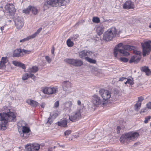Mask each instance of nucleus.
Wrapping results in <instances>:
<instances>
[{"label": "nucleus", "mask_w": 151, "mask_h": 151, "mask_svg": "<svg viewBox=\"0 0 151 151\" xmlns=\"http://www.w3.org/2000/svg\"><path fill=\"white\" fill-rule=\"evenodd\" d=\"M131 49V46L128 45H123L122 43L118 44L115 47L114 50V55L115 57H117V56H127L129 55V53L126 51Z\"/></svg>", "instance_id": "nucleus-1"}, {"label": "nucleus", "mask_w": 151, "mask_h": 151, "mask_svg": "<svg viewBox=\"0 0 151 151\" xmlns=\"http://www.w3.org/2000/svg\"><path fill=\"white\" fill-rule=\"evenodd\" d=\"M139 136L138 132H129L122 135L120 140L121 142H128L131 141H134L137 139Z\"/></svg>", "instance_id": "nucleus-2"}, {"label": "nucleus", "mask_w": 151, "mask_h": 151, "mask_svg": "<svg viewBox=\"0 0 151 151\" xmlns=\"http://www.w3.org/2000/svg\"><path fill=\"white\" fill-rule=\"evenodd\" d=\"M69 2V0H47L45 3L43 7L47 9L50 6L54 7H60L65 5Z\"/></svg>", "instance_id": "nucleus-3"}, {"label": "nucleus", "mask_w": 151, "mask_h": 151, "mask_svg": "<svg viewBox=\"0 0 151 151\" xmlns=\"http://www.w3.org/2000/svg\"><path fill=\"white\" fill-rule=\"evenodd\" d=\"M18 131L21 137H27L28 135L30 134V129L29 128L26 126L24 121H19L17 123Z\"/></svg>", "instance_id": "nucleus-4"}, {"label": "nucleus", "mask_w": 151, "mask_h": 151, "mask_svg": "<svg viewBox=\"0 0 151 151\" xmlns=\"http://www.w3.org/2000/svg\"><path fill=\"white\" fill-rule=\"evenodd\" d=\"M116 32L115 27H112L108 29L103 34V40L106 41L112 40L113 38L116 36Z\"/></svg>", "instance_id": "nucleus-5"}, {"label": "nucleus", "mask_w": 151, "mask_h": 151, "mask_svg": "<svg viewBox=\"0 0 151 151\" xmlns=\"http://www.w3.org/2000/svg\"><path fill=\"white\" fill-rule=\"evenodd\" d=\"M8 116L6 113H0V121L1 124H0V130H4L6 129V125L8 123Z\"/></svg>", "instance_id": "nucleus-6"}, {"label": "nucleus", "mask_w": 151, "mask_h": 151, "mask_svg": "<svg viewBox=\"0 0 151 151\" xmlns=\"http://www.w3.org/2000/svg\"><path fill=\"white\" fill-rule=\"evenodd\" d=\"M64 61L69 64L77 67L80 66L83 64L81 60L73 58H66L64 60Z\"/></svg>", "instance_id": "nucleus-7"}, {"label": "nucleus", "mask_w": 151, "mask_h": 151, "mask_svg": "<svg viewBox=\"0 0 151 151\" xmlns=\"http://www.w3.org/2000/svg\"><path fill=\"white\" fill-rule=\"evenodd\" d=\"M42 91L45 93L47 94L52 95L57 93L58 92V88L57 87H43Z\"/></svg>", "instance_id": "nucleus-8"}, {"label": "nucleus", "mask_w": 151, "mask_h": 151, "mask_svg": "<svg viewBox=\"0 0 151 151\" xmlns=\"http://www.w3.org/2000/svg\"><path fill=\"white\" fill-rule=\"evenodd\" d=\"M150 43H151V40H149L145 42L144 44L142 43L141 45L143 50V55L145 56L146 55H148L150 51L151 46Z\"/></svg>", "instance_id": "nucleus-9"}, {"label": "nucleus", "mask_w": 151, "mask_h": 151, "mask_svg": "<svg viewBox=\"0 0 151 151\" xmlns=\"http://www.w3.org/2000/svg\"><path fill=\"white\" fill-rule=\"evenodd\" d=\"M99 92L103 100H104V102L105 101L108 100L111 97V93L107 90L101 89L99 91Z\"/></svg>", "instance_id": "nucleus-10"}, {"label": "nucleus", "mask_w": 151, "mask_h": 151, "mask_svg": "<svg viewBox=\"0 0 151 151\" xmlns=\"http://www.w3.org/2000/svg\"><path fill=\"white\" fill-rule=\"evenodd\" d=\"M92 101L94 105L97 106L104 105L105 103L104 101H102L100 97L96 95H94L92 96Z\"/></svg>", "instance_id": "nucleus-11"}, {"label": "nucleus", "mask_w": 151, "mask_h": 151, "mask_svg": "<svg viewBox=\"0 0 151 151\" xmlns=\"http://www.w3.org/2000/svg\"><path fill=\"white\" fill-rule=\"evenodd\" d=\"M15 26L18 30L20 29L24 24V19L21 17H18L14 19Z\"/></svg>", "instance_id": "nucleus-12"}, {"label": "nucleus", "mask_w": 151, "mask_h": 151, "mask_svg": "<svg viewBox=\"0 0 151 151\" xmlns=\"http://www.w3.org/2000/svg\"><path fill=\"white\" fill-rule=\"evenodd\" d=\"M25 148L28 151H38L40 146L39 144L36 143L32 144H27L25 145Z\"/></svg>", "instance_id": "nucleus-13"}, {"label": "nucleus", "mask_w": 151, "mask_h": 151, "mask_svg": "<svg viewBox=\"0 0 151 151\" xmlns=\"http://www.w3.org/2000/svg\"><path fill=\"white\" fill-rule=\"evenodd\" d=\"M81 117V111L77 110L69 116V119L71 121L75 122L78 120Z\"/></svg>", "instance_id": "nucleus-14"}, {"label": "nucleus", "mask_w": 151, "mask_h": 151, "mask_svg": "<svg viewBox=\"0 0 151 151\" xmlns=\"http://www.w3.org/2000/svg\"><path fill=\"white\" fill-rule=\"evenodd\" d=\"M5 8L11 15L13 14L16 11L13 5L12 4H7L5 6Z\"/></svg>", "instance_id": "nucleus-15"}, {"label": "nucleus", "mask_w": 151, "mask_h": 151, "mask_svg": "<svg viewBox=\"0 0 151 151\" xmlns=\"http://www.w3.org/2000/svg\"><path fill=\"white\" fill-rule=\"evenodd\" d=\"M92 54L93 53L92 52L84 50L80 52L79 56L81 58H85L86 59L88 57L91 56Z\"/></svg>", "instance_id": "nucleus-16"}, {"label": "nucleus", "mask_w": 151, "mask_h": 151, "mask_svg": "<svg viewBox=\"0 0 151 151\" xmlns=\"http://www.w3.org/2000/svg\"><path fill=\"white\" fill-rule=\"evenodd\" d=\"M123 7L124 9H133L134 7L133 3L131 1H127L123 4Z\"/></svg>", "instance_id": "nucleus-17"}, {"label": "nucleus", "mask_w": 151, "mask_h": 151, "mask_svg": "<svg viewBox=\"0 0 151 151\" xmlns=\"http://www.w3.org/2000/svg\"><path fill=\"white\" fill-rule=\"evenodd\" d=\"M8 116V122L15 121L16 120V113L14 112L10 111L6 113Z\"/></svg>", "instance_id": "nucleus-18"}, {"label": "nucleus", "mask_w": 151, "mask_h": 151, "mask_svg": "<svg viewBox=\"0 0 151 151\" xmlns=\"http://www.w3.org/2000/svg\"><path fill=\"white\" fill-rule=\"evenodd\" d=\"M26 102L33 107H36L39 105V104L37 102L31 99H27Z\"/></svg>", "instance_id": "nucleus-19"}, {"label": "nucleus", "mask_w": 151, "mask_h": 151, "mask_svg": "<svg viewBox=\"0 0 151 151\" xmlns=\"http://www.w3.org/2000/svg\"><path fill=\"white\" fill-rule=\"evenodd\" d=\"M24 55L22 53V49H19L14 50L13 55L15 57H22Z\"/></svg>", "instance_id": "nucleus-20"}, {"label": "nucleus", "mask_w": 151, "mask_h": 151, "mask_svg": "<svg viewBox=\"0 0 151 151\" xmlns=\"http://www.w3.org/2000/svg\"><path fill=\"white\" fill-rule=\"evenodd\" d=\"M141 58V56H137L134 55L132 56L130 59L129 62L132 63L134 62V63H137L139 62Z\"/></svg>", "instance_id": "nucleus-21"}, {"label": "nucleus", "mask_w": 151, "mask_h": 151, "mask_svg": "<svg viewBox=\"0 0 151 151\" xmlns=\"http://www.w3.org/2000/svg\"><path fill=\"white\" fill-rule=\"evenodd\" d=\"M29 74L27 73H25L22 75V79L23 80H25L28 79L29 78H31L32 79H35L36 77L32 73Z\"/></svg>", "instance_id": "nucleus-22"}, {"label": "nucleus", "mask_w": 151, "mask_h": 151, "mask_svg": "<svg viewBox=\"0 0 151 151\" xmlns=\"http://www.w3.org/2000/svg\"><path fill=\"white\" fill-rule=\"evenodd\" d=\"M104 27L103 25L101 24L98 26L96 29V32L99 35H101L104 31Z\"/></svg>", "instance_id": "nucleus-23"}, {"label": "nucleus", "mask_w": 151, "mask_h": 151, "mask_svg": "<svg viewBox=\"0 0 151 151\" xmlns=\"http://www.w3.org/2000/svg\"><path fill=\"white\" fill-rule=\"evenodd\" d=\"M70 83L67 81H65L63 83V90L67 91L68 90L69 88L70 87Z\"/></svg>", "instance_id": "nucleus-24"}, {"label": "nucleus", "mask_w": 151, "mask_h": 151, "mask_svg": "<svg viewBox=\"0 0 151 151\" xmlns=\"http://www.w3.org/2000/svg\"><path fill=\"white\" fill-rule=\"evenodd\" d=\"M67 119H61L60 122H58V126L65 127L67 126Z\"/></svg>", "instance_id": "nucleus-25"}, {"label": "nucleus", "mask_w": 151, "mask_h": 151, "mask_svg": "<svg viewBox=\"0 0 151 151\" xmlns=\"http://www.w3.org/2000/svg\"><path fill=\"white\" fill-rule=\"evenodd\" d=\"M12 64L16 66H19L22 67L23 69H25V67L24 64L21 62L16 60L12 62Z\"/></svg>", "instance_id": "nucleus-26"}, {"label": "nucleus", "mask_w": 151, "mask_h": 151, "mask_svg": "<svg viewBox=\"0 0 151 151\" xmlns=\"http://www.w3.org/2000/svg\"><path fill=\"white\" fill-rule=\"evenodd\" d=\"M38 70V68L36 66H33L32 68H29L28 70V72L29 73H35Z\"/></svg>", "instance_id": "nucleus-27"}, {"label": "nucleus", "mask_w": 151, "mask_h": 151, "mask_svg": "<svg viewBox=\"0 0 151 151\" xmlns=\"http://www.w3.org/2000/svg\"><path fill=\"white\" fill-rule=\"evenodd\" d=\"M142 70L145 72L147 75L149 76L150 74V70L147 67L144 66L142 67Z\"/></svg>", "instance_id": "nucleus-28"}, {"label": "nucleus", "mask_w": 151, "mask_h": 151, "mask_svg": "<svg viewBox=\"0 0 151 151\" xmlns=\"http://www.w3.org/2000/svg\"><path fill=\"white\" fill-rule=\"evenodd\" d=\"M77 104L78 106L77 107V110L81 111L83 109L84 107V105L81 104V101L79 100L77 101Z\"/></svg>", "instance_id": "nucleus-29"}, {"label": "nucleus", "mask_w": 151, "mask_h": 151, "mask_svg": "<svg viewBox=\"0 0 151 151\" xmlns=\"http://www.w3.org/2000/svg\"><path fill=\"white\" fill-rule=\"evenodd\" d=\"M58 114L57 113H54L51 116V118L49 117L48 118V121L47 122V123H49L50 124H51L50 122V118L52 119H55L58 116Z\"/></svg>", "instance_id": "nucleus-30"}, {"label": "nucleus", "mask_w": 151, "mask_h": 151, "mask_svg": "<svg viewBox=\"0 0 151 151\" xmlns=\"http://www.w3.org/2000/svg\"><path fill=\"white\" fill-rule=\"evenodd\" d=\"M32 39H33L32 38L31 35H30L22 39L21 40H20V42L23 43Z\"/></svg>", "instance_id": "nucleus-31"}, {"label": "nucleus", "mask_w": 151, "mask_h": 151, "mask_svg": "<svg viewBox=\"0 0 151 151\" xmlns=\"http://www.w3.org/2000/svg\"><path fill=\"white\" fill-rule=\"evenodd\" d=\"M64 146H60L58 143L57 145H56V146H55L52 147H50L48 149L47 151H53V150L56 147H58L60 148L61 147L63 148Z\"/></svg>", "instance_id": "nucleus-32"}, {"label": "nucleus", "mask_w": 151, "mask_h": 151, "mask_svg": "<svg viewBox=\"0 0 151 151\" xmlns=\"http://www.w3.org/2000/svg\"><path fill=\"white\" fill-rule=\"evenodd\" d=\"M141 106V103L139 102H137L134 106L135 110L137 111L140 109Z\"/></svg>", "instance_id": "nucleus-33"}, {"label": "nucleus", "mask_w": 151, "mask_h": 151, "mask_svg": "<svg viewBox=\"0 0 151 151\" xmlns=\"http://www.w3.org/2000/svg\"><path fill=\"white\" fill-rule=\"evenodd\" d=\"M42 28H40L37 31L34 33L33 34L31 35L32 38L35 37L41 31Z\"/></svg>", "instance_id": "nucleus-34"}, {"label": "nucleus", "mask_w": 151, "mask_h": 151, "mask_svg": "<svg viewBox=\"0 0 151 151\" xmlns=\"http://www.w3.org/2000/svg\"><path fill=\"white\" fill-rule=\"evenodd\" d=\"M31 6H29L27 8L24 9L23 10V12L26 14H29L31 11Z\"/></svg>", "instance_id": "nucleus-35"}, {"label": "nucleus", "mask_w": 151, "mask_h": 151, "mask_svg": "<svg viewBox=\"0 0 151 151\" xmlns=\"http://www.w3.org/2000/svg\"><path fill=\"white\" fill-rule=\"evenodd\" d=\"M67 45L69 47H72L73 45V43L70 39H68L66 41Z\"/></svg>", "instance_id": "nucleus-36"}, {"label": "nucleus", "mask_w": 151, "mask_h": 151, "mask_svg": "<svg viewBox=\"0 0 151 151\" xmlns=\"http://www.w3.org/2000/svg\"><path fill=\"white\" fill-rule=\"evenodd\" d=\"M31 11L32 12V13L34 15H36L37 13V10L36 8L31 6Z\"/></svg>", "instance_id": "nucleus-37"}, {"label": "nucleus", "mask_w": 151, "mask_h": 151, "mask_svg": "<svg viewBox=\"0 0 151 151\" xmlns=\"http://www.w3.org/2000/svg\"><path fill=\"white\" fill-rule=\"evenodd\" d=\"M92 21L94 23H98L100 22L99 19L96 17H94L93 18Z\"/></svg>", "instance_id": "nucleus-38"}, {"label": "nucleus", "mask_w": 151, "mask_h": 151, "mask_svg": "<svg viewBox=\"0 0 151 151\" xmlns=\"http://www.w3.org/2000/svg\"><path fill=\"white\" fill-rule=\"evenodd\" d=\"M128 83L129 84L131 85H133L134 83L133 81V79L132 78H127Z\"/></svg>", "instance_id": "nucleus-39"}, {"label": "nucleus", "mask_w": 151, "mask_h": 151, "mask_svg": "<svg viewBox=\"0 0 151 151\" xmlns=\"http://www.w3.org/2000/svg\"><path fill=\"white\" fill-rule=\"evenodd\" d=\"M86 60L89 62L92 63H95L96 62V61L95 60L88 58V57L86 58Z\"/></svg>", "instance_id": "nucleus-40"}, {"label": "nucleus", "mask_w": 151, "mask_h": 151, "mask_svg": "<svg viewBox=\"0 0 151 151\" xmlns=\"http://www.w3.org/2000/svg\"><path fill=\"white\" fill-rule=\"evenodd\" d=\"M8 61V60L6 58L2 57L1 58V60L0 62L5 64V63L7 62Z\"/></svg>", "instance_id": "nucleus-41"}, {"label": "nucleus", "mask_w": 151, "mask_h": 151, "mask_svg": "<svg viewBox=\"0 0 151 151\" xmlns=\"http://www.w3.org/2000/svg\"><path fill=\"white\" fill-rule=\"evenodd\" d=\"M6 65L5 63L0 62V69H3L5 68Z\"/></svg>", "instance_id": "nucleus-42"}, {"label": "nucleus", "mask_w": 151, "mask_h": 151, "mask_svg": "<svg viewBox=\"0 0 151 151\" xmlns=\"http://www.w3.org/2000/svg\"><path fill=\"white\" fill-rule=\"evenodd\" d=\"M45 59L46 60V61H47L48 63H50L52 61L51 59L50 58V57L47 56H45Z\"/></svg>", "instance_id": "nucleus-43"}, {"label": "nucleus", "mask_w": 151, "mask_h": 151, "mask_svg": "<svg viewBox=\"0 0 151 151\" xmlns=\"http://www.w3.org/2000/svg\"><path fill=\"white\" fill-rule=\"evenodd\" d=\"M151 118V116H148L145 118V120L144 121V122L145 123H147L148 121H149Z\"/></svg>", "instance_id": "nucleus-44"}, {"label": "nucleus", "mask_w": 151, "mask_h": 151, "mask_svg": "<svg viewBox=\"0 0 151 151\" xmlns=\"http://www.w3.org/2000/svg\"><path fill=\"white\" fill-rule=\"evenodd\" d=\"M22 53L24 54H29L31 53L30 50H25L22 49Z\"/></svg>", "instance_id": "nucleus-45"}, {"label": "nucleus", "mask_w": 151, "mask_h": 151, "mask_svg": "<svg viewBox=\"0 0 151 151\" xmlns=\"http://www.w3.org/2000/svg\"><path fill=\"white\" fill-rule=\"evenodd\" d=\"M148 111V109L146 108H144L143 109H142L141 110L140 112V113L141 114H142L143 113L145 112H146Z\"/></svg>", "instance_id": "nucleus-46"}, {"label": "nucleus", "mask_w": 151, "mask_h": 151, "mask_svg": "<svg viewBox=\"0 0 151 151\" xmlns=\"http://www.w3.org/2000/svg\"><path fill=\"white\" fill-rule=\"evenodd\" d=\"M119 59L121 61L124 62H127L128 60L127 58H120Z\"/></svg>", "instance_id": "nucleus-47"}, {"label": "nucleus", "mask_w": 151, "mask_h": 151, "mask_svg": "<svg viewBox=\"0 0 151 151\" xmlns=\"http://www.w3.org/2000/svg\"><path fill=\"white\" fill-rule=\"evenodd\" d=\"M134 53L135 55H136L137 56H141V53L139 51L135 50L134 51Z\"/></svg>", "instance_id": "nucleus-48"}, {"label": "nucleus", "mask_w": 151, "mask_h": 151, "mask_svg": "<svg viewBox=\"0 0 151 151\" xmlns=\"http://www.w3.org/2000/svg\"><path fill=\"white\" fill-rule=\"evenodd\" d=\"M71 132V131L70 130H68L65 132L64 133L65 135L66 136H68Z\"/></svg>", "instance_id": "nucleus-49"}, {"label": "nucleus", "mask_w": 151, "mask_h": 151, "mask_svg": "<svg viewBox=\"0 0 151 151\" xmlns=\"http://www.w3.org/2000/svg\"><path fill=\"white\" fill-rule=\"evenodd\" d=\"M147 107L149 109H151V102H149L146 104Z\"/></svg>", "instance_id": "nucleus-50"}, {"label": "nucleus", "mask_w": 151, "mask_h": 151, "mask_svg": "<svg viewBox=\"0 0 151 151\" xmlns=\"http://www.w3.org/2000/svg\"><path fill=\"white\" fill-rule=\"evenodd\" d=\"M144 100V98L142 97H139L138 98V101L137 102H139L141 103Z\"/></svg>", "instance_id": "nucleus-51"}, {"label": "nucleus", "mask_w": 151, "mask_h": 151, "mask_svg": "<svg viewBox=\"0 0 151 151\" xmlns=\"http://www.w3.org/2000/svg\"><path fill=\"white\" fill-rule=\"evenodd\" d=\"M59 102L58 101H56L54 104V106L55 107L57 108L59 106Z\"/></svg>", "instance_id": "nucleus-52"}, {"label": "nucleus", "mask_w": 151, "mask_h": 151, "mask_svg": "<svg viewBox=\"0 0 151 151\" xmlns=\"http://www.w3.org/2000/svg\"><path fill=\"white\" fill-rule=\"evenodd\" d=\"M127 78H126L122 77L119 78V81H124L125 79H126Z\"/></svg>", "instance_id": "nucleus-53"}, {"label": "nucleus", "mask_w": 151, "mask_h": 151, "mask_svg": "<svg viewBox=\"0 0 151 151\" xmlns=\"http://www.w3.org/2000/svg\"><path fill=\"white\" fill-rule=\"evenodd\" d=\"M45 103L44 102H42L40 106L42 108H44L45 107Z\"/></svg>", "instance_id": "nucleus-54"}, {"label": "nucleus", "mask_w": 151, "mask_h": 151, "mask_svg": "<svg viewBox=\"0 0 151 151\" xmlns=\"http://www.w3.org/2000/svg\"><path fill=\"white\" fill-rule=\"evenodd\" d=\"M117 132L118 133H119L120 132V130L121 129V128L119 126H118L117 127Z\"/></svg>", "instance_id": "nucleus-55"}, {"label": "nucleus", "mask_w": 151, "mask_h": 151, "mask_svg": "<svg viewBox=\"0 0 151 151\" xmlns=\"http://www.w3.org/2000/svg\"><path fill=\"white\" fill-rule=\"evenodd\" d=\"M54 48H52L51 50V53H52V54H53V53H54Z\"/></svg>", "instance_id": "nucleus-56"}, {"label": "nucleus", "mask_w": 151, "mask_h": 151, "mask_svg": "<svg viewBox=\"0 0 151 151\" xmlns=\"http://www.w3.org/2000/svg\"><path fill=\"white\" fill-rule=\"evenodd\" d=\"M1 30V31L3 30L4 29V27H2L0 28Z\"/></svg>", "instance_id": "nucleus-57"}, {"label": "nucleus", "mask_w": 151, "mask_h": 151, "mask_svg": "<svg viewBox=\"0 0 151 151\" xmlns=\"http://www.w3.org/2000/svg\"><path fill=\"white\" fill-rule=\"evenodd\" d=\"M75 36L76 37V38H77L78 37V35H76Z\"/></svg>", "instance_id": "nucleus-58"}, {"label": "nucleus", "mask_w": 151, "mask_h": 151, "mask_svg": "<svg viewBox=\"0 0 151 151\" xmlns=\"http://www.w3.org/2000/svg\"><path fill=\"white\" fill-rule=\"evenodd\" d=\"M69 104H70V106H72V103H71V102H69Z\"/></svg>", "instance_id": "nucleus-59"}, {"label": "nucleus", "mask_w": 151, "mask_h": 151, "mask_svg": "<svg viewBox=\"0 0 151 151\" xmlns=\"http://www.w3.org/2000/svg\"><path fill=\"white\" fill-rule=\"evenodd\" d=\"M127 83H128V82H127V80L126 82H124V84H127Z\"/></svg>", "instance_id": "nucleus-60"}, {"label": "nucleus", "mask_w": 151, "mask_h": 151, "mask_svg": "<svg viewBox=\"0 0 151 151\" xmlns=\"http://www.w3.org/2000/svg\"><path fill=\"white\" fill-rule=\"evenodd\" d=\"M149 27L150 28H151V23H150L149 26Z\"/></svg>", "instance_id": "nucleus-61"}, {"label": "nucleus", "mask_w": 151, "mask_h": 151, "mask_svg": "<svg viewBox=\"0 0 151 151\" xmlns=\"http://www.w3.org/2000/svg\"><path fill=\"white\" fill-rule=\"evenodd\" d=\"M101 72V70H99L98 71V72L100 73V72Z\"/></svg>", "instance_id": "nucleus-62"}, {"label": "nucleus", "mask_w": 151, "mask_h": 151, "mask_svg": "<svg viewBox=\"0 0 151 151\" xmlns=\"http://www.w3.org/2000/svg\"><path fill=\"white\" fill-rule=\"evenodd\" d=\"M26 150H24V151H28L27 150H26Z\"/></svg>", "instance_id": "nucleus-63"}, {"label": "nucleus", "mask_w": 151, "mask_h": 151, "mask_svg": "<svg viewBox=\"0 0 151 151\" xmlns=\"http://www.w3.org/2000/svg\"><path fill=\"white\" fill-rule=\"evenodd\" d=\"M98 76H100V75H99L98 74Z\"/></svg>", "instance_id": "nucleus-64"}]
</instances>
